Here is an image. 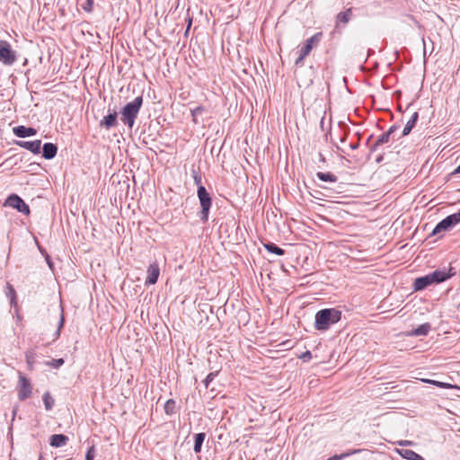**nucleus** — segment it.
<instances>
[{
	"mask_svg": "<svg viewBox=\"0 0 460 460\" xmlns=\"http://www.w3.org/2000/svg\"><path fill=\"white\" fill-rule=\"evenodd\" d=\"M39 460H42V456H40Z\"/></svg>",
	"mask_w": 460,
	"mask_h": 460,
	"instance_id": "obj_45",
	"label": "nucleus"
},
{
	"mask_svg": "<svg viewBox=\"0 0 460 460\" xmlns=\"http://www.w3.org/2000/svg\"><path fill=\"white\" fill-rule=\"evenodd\" d=\"M217 375V372H211V373H209V374L206 376V378H205V380H204L203 382H204V385H205V386H206L207 388L208 387L209 383L214 379V377H215Z\"/></svg>",
	"mask_w": 460,
	"mask_h": 460,
	"instance_id": "obj_33",
	"label": "nucleus"
},
{
	"mask_svg": "<svg viewBox=\"0 0 460 460\" xmlns=\"http://www.w3.org/2000/svg\"><path fill=\"white\" fill-rule=\"evenodd\" d=\"M312 49L309 44H305L299 50V57L296 60V65H300L303 63L304 59L310 54Z\"/></svg>",
	"mask_w": 460,
	"mask_h": 460,
	"instance_id": "obj_20",
	"label": "nucleus"
},
{
	"mask_svg": "<svg viewBox=\"0 0 460 460\" xmlns=\"http://www.w3.org/2000/svg\"><path fill=\"white\" fill-rule=\"evenodd\" d=\"M399 128L398 126H392L386 132L383 133L376 141V143L370 147L371 152L377 150L378 146L386 144L393 137L394 133Z\"/></svg>",
	"mask_w": 460,
	"mask_h": 460,
	"instance_id": "obj_9",
	"label": "nucleus"
},
{
	"mask_svg": "<svg viewBox=\"0 0 460 460\" xmlns=\"http://www.w3.org/2000/svg\"><path fill=\"white\" fill-rule=\"evenodd\" d=\"M20 389L18 392V397L21 401H24L29 398L32 393V387L30 380L25 376H20Z\"/></svg>",
	"mask_w": 460,
	"mask_h": 460,
	"instance_id": "obj_8",
	"label": "nucleus"
},
{
	"mask_svg": "<svg viewBox=\"0 0 460 460\" xmlns=\"http://www.w3.org/2000/svg\"><path fill=\"white\" fill-rule=\"evenodd\" d=\"M27 362H28L29 365H31V358L28 357V356H27Z\"/></svg>",
	"mask_w": 460,
	"mask_h": 460,
	"instance_id": "obj_44",
	"label": "nucleus"
},
{
	"mask_svg": "<svg viewBox=\"0 0 460 460\" xmlns=\"http://www.w3.org/2000/svg\"><path fill=\"white\" fill-rule=\"evenodd\" d=\"M400 456L407 460H425L421 456L411 449H401Z\"/></svg>",
	"mask_w": 460,
	"mask_h": 460,
	"instance_id": "obj_18",
	"label": "nucleus"
},
{
	"mask_svg": "<svg viewBox=\"0 0 460 460\" xmlns=\"http://www.w3.org/2000/svg\"><path fill=\"white\" fill-rule=\"evenodd\" d=\"M319 159L321 162L324 163L325 162V158L324 156L323 155V154L319 153Z\"/></svg>",
	"mask_w": 460,
	"mask_h": 460,
	"instance_id": "obj_42",
	"label": "nucleus"
},
{
	"mask_svg": "<svg viewBox=\"0 0 460 460\" xmlns=\"http://www.w3.org/2000/svg\"><path fill=\"white\" fill-rule=\"evenodd\" d=\"M60 310H61V313H60V317H59V322H58V330L56 331L54 336H55V339H58L60 335V332H61V329L63 328L64 326V323H65V317H64V312H63V307L60 305Z\"/></svg>",
	"mask_w": 460,
	"mask_h": 460,
	"instance_id": "obj_29",
	"label": "nucleus"
},
{
	"mask_svg": "<svg viewBox=\"0 0 460 460\" xmlns=\"http://www.w3.org/2000/svg\"><path fill=\"white\" fill-rule=\"evenodd\" d=\"M359 452H361V449L349 450V451H348L346 453H343V454H341V455H334L333 456L329 457L328 460H341V459H343V458H345L347 456L358 454Z\"/></svg>",
	"mask_w": 460,
	"mask_h": 460,
	"instance_id": "obj_27",
	"label": "nucleus"
},
{
	"mask_svg": "<svg viewBox=\"0 0 460 460\" xmlns=\"http://www.w3.org/2000/svg\"><path fill=\"white\" fill-rule=\"evenodd\" d=\"M63 358H58V359H52L51 361L47 362V365L53 367V368H58L64 364Z\"/></svg>",
	"mask_w": 460,
	"mask_h": 460,
	"instance_id": "obj_31",
	"label": "nucleus"
},
{
	"mask_svg": "<svg viewBox=\"0 0 460 460\" xmlns=\"http://www.w3.org/2000/svg\"><path fill=\"white\" fill-rule=\"evenodd\" d=\"M0 61L7 66H11L16 61L15 51L13 50L11 45L4 40L0 41Z\"/></svg>",
	"mask_w": 460,
	"mask_h": 460,
	"instance_id": "obj_6",
	"label": "nucleus"
},
{
	"mask_svg": "<svg viewBox=\"0 0 460 460\" xmlns=\"http://www.w3.org/2000/svg\"><path fill=\"white\" fill-rule=\"evenodd\" d=\"M4 206H8L17 209L19 212L29 215L30 208L29 206L22 200L21 197L16 194H11L5 200Z\"/></svg>",
	"mask_w": 460,
	"mask_h": 460,
	"instance_id": "obj_7",
	"label": "nucleus"
},
{
	"mask_svg": "<svg viewBox=\"0 0 460 460\" xmlns=\"http://www.w3.org/2000/svg\"><path fill=\"white\" fill-rule=\"evenodd\" d=\"M11 306L14 308V312H17L19 310L18 303H17V296H13L10 298Z\"/></svg>",
	"mask_w": 460,
	"mask_h": 460,
	"instance_id": "obj_36",
	"label": "nucleus"
},
{
	"mask_svg": "<svg viewBox=\"0 0 460 460\" xmlns=\"http://www.w3.org/2000/svg\"><path fill=\"white\" fill-rule=\"evenodd\" d=\"M58 152V147L56 145L52 143H45L42 146V156L45 159H52L56 156Z\"/></svg>",
	"mask_w": 460,
	"mask_h": 460,
	"instance_id": "obj_14",
	"label": "nucleus"
},
{
	"mask_svg": "<svg viewBox=\"0 0 460 460\" xmlns=\"http://www.w3.org/2000/svg\"><path fill=\"white\" fill-rule=\"evenodd\" d=\"M96 450L94 446L90 447L85 454V460H94Z\"/></svg>",
	"mask_w": 460,
	"mask_h": 460,
	"instance_id": "obj_32",
	"label": "nucleus"
},
{
	"mask_svg": "<svg viewBox=\"0 0 460 460\" xmlns=\"http://www.w3.org/2000/svg\"><path fill=\"white\" fill-rule=\"evenodd\" d=\"M117 116V111L113 110L112 112H110L107 116L103 117L100 121V126L104 127L107 129L115 127L118 124Z\"/></svg>",
	"mask_w": 460,
	"mask_h": 460,
	"instance_id": "obj_12",
	"label": "nucleus"
},
{
	"mask_svg": "<svg viewBox=\"0 0 460 460\" xmlns=\"http://www.w3.org/2000/svg\"><path fill=\"white\" fill-rule=\"evenodd\" d=\"M265 249L269 252H271V253H274V254H277V255H283L285 253V251L279 247L278 245H276L275 243H268L264 245Z\"/></svg>",
	"mask_w": 460,
	"mask_h": 460,
	"instance_id": "obj_23",
	"label": "nucleus"
},
{
	"mask_svg": "<svg viewBox=\"0 0 460 460\" xmlns=\"http://www.w3.org/2000/svg\"><path fill=\"white\" fill-rule=\"evenodd\" d=\"M328 460V459H327Z\"/></svg>",
	"mask_w": 460,
	"mask_h": 460,
	"instance_id": "obj_46",
	"label": "nucleus"
},
{
	"mask_svg": "<svg viewBox=\"0 0 460 460\" xmlns=\"http://www.w3.org/2000/svg\"><path fill=\"white\" fill-rule=\"evenodd\" d=\"M15 314H16L17 321H18V322H21V321H22V315L19 314V310H18L17 312H15Z\"/></svg>",
	"mask_w": 460,
	"mask_h": 460,
	"instance_id": "obj_41",
	"label": "nucleus"
},
{
	"mask_svg": "<svg viewBox=\"0 0 460 460\" xmlns=\"http://www.w3.org/2000/svg\"><path fill=\"white\" fill-rule=\"evenodd\" d=\"M142 104L143 96L139 95L123 107L120 120L129 128H133Z\"/></svg>",
	"mask_w": 460,
	"mask_h": 460,
	"instance_id": "obj_3",
	"label": "nucleus"
},
{
	"mask_svg": "<svg viewBox=\"0 0 460 460\" xmlns=\"http://www.w3.org/2000/svg\"><path fill=\"white\" fill-rule=\"evenodd\" d=\"M197 195L200 203V219L206 223L208 219L209 209L212 205V199L204 186H199L197 190Z\"/></svg>",
	"mask_w": 460,
	"mask_h": 460,
	"instance_id": "obj_4",
	"label": "nucleus"
},
{
	"mask_svg": "<svg viewBox=\"0 0 460 460\" xmlns=\"http://www.w3.org/2000/svg\"><path fill=\"white\" fill-rule=\"evenodd\" d=\"M16 145L25 148L31 151L33 154H39L41 148V141L40 140H33V141H17Z\"/></svg>",
	"mask_w": 460,
	"mask_h": 460,
	"instance_id": "obj_11",
	"label": "nucleus"
},
{
	"mask_svg": "<svg viewBox=\"0 0 460 460\" xmlns=\"http://www.w3.org/2000/svg\"><path fill=\"white\" fill-rule=\"evenodd\" d=\"M411 442L408 441V440L399 442V445H401V446L411 445Z\"/></svg>",
	"mask_w": 460,
	"mask_h": 460,
	"instance_id": "obj_40",
	"label": "nucleus"
},
{
	"mask_svg": "<svg viewBox=\"0 0 460 460\" xmlns=\"http://www.w3.org/2000/svg\"><path fill=\"white\" fill-rule=\"evenodd\" d=\"M6 296L9 298L13 297V296H16V291H15V289L13 288V287L11 284H7Z\"/></svg>",
	"mask_w": 460,
	"mask_h": 460,
	"instance_id": "obj_34",
	"label": "nucleus"
},
{
	"mask_svg": "<svg viewBox=\"0 0 460 460\" xmlns=\"http://www.w3.org/2000/svg\"><path fill=\"white\" fill-rule=\"evenodd\" d=\"M43 402H44L45 409L47 411H50L52 409V407L54 406L55 401L51 397V395L49 392H46L43 394Z\"/></svg>",
	"mask_w": 460,
	"mask_h": 460,
	"instance_id": "obj_25",
	"label": "nucleus"
},
{
	"mask_svg": "<svg viewBox=\"0 0 460 460\" xmlns=\"http://www.w3.org/2000/svg\"><path fill=\"white\" fill-rule=\"evenodd\" d=\"M206 434L201 432L195 435L194 439V447L193 450L195 453H199L201 451L202 444L205 440Z\"/></svg>",
	"mask_w": 460,
	"mask_h": 460,
	"instance_id": "obj_21",
	"label": "nucleus"
},
{
	"mask_svg": "<svg viewBox=\"0 0 460 460\" xmlns=\"http://www.w3.org/2000/svg\"><path fill=\"white\" fill-rule=\"evenodd\" d=\"M341 313L335 308H326L320 310L315 314V329L325 331L331 324L336 323L341 320Z\"/></svg>",
	"mask_w": 460,
	"mask_h": 460,
	"instance_id": "obj_2",
	"label": "nucleus"
},
{
	"mask_svg": "<svg viewBox=\"0 0 460 460\" xmlns=\"http://www.w3.org/2000/svg\"><path fill=\"white\" fill-rule=\"evenodd\" d=\"M418 119H419V113L417 111L413 112L412 115L411 116L410 119L407 121L403 130H402V136L404 137V136H407L408 134H410V132L411 131V129L415 127L417 121H418Z\"/></svg>",
	"mask_w": 460,
	"mask_h": 460,
	"instance_id": "obj_17",
	"label": "nucleus"
},
{
	"mask_svg": "<svg viewBox=\"0 0 460 460\" xmlns=\"http://www.w3.org/2000/svg\"><path fill=\"white\" fill-rule=\"evenodd\" d=\"M304 361H307L309 360L311 358H312V354L309 350H306L305 352H304L302 354V356L300 357Z\"/></svg>",
	"mask_w": 460,
	"mask_h": 460,
	"instance_id": "obj_38",
	"label": "nucleus"
},
{
	"mask_svg": "<svg viewBox=\"0 0 460 460\" xmlns=\"http://www.w3.org/2000/svg\"><path fill=\"white\" fill-rule=\"evenodd\" d=\"M431 326L429 323L420 324L416 329L412 330L411 335L412 336H425L430 331Z\"/></svg>",
	"mask_w": 460,
	"mask_h": 460,
	"instance_id": "obj_19",
	"label": "nucleus"
},
{
	"mask_svg": "<svg viewBox=\"0 0 460 460\" xmlns=\"http://www.w3.org/2000/svg\"><path fill=\"white\" fill-rule=\"evenodd\" d=\"M452 270V268H450L448 271L438 270L425 276L417 278L413 284L414 290H423L432 284H438L446 281L455 275V272Z\"/></svg>",
	"mask_w": 460,
	"mask_h": 460,
	"instance_id": "obj_1",
	"label": "nucleus"
},
{
	"mask_svg": "<svg viewBox=\"0 0 460 460\" xmlns=\"http://www.w3.org/2000/svg\"><path fill=\"white\" fill-rule=\"evenodd\" d=\"M204 111H205V108L203 106H198V107L194 108L193 110H191L192 120L195 124L198 123L197 116L200 115Z\"/></svg>",
	"mask_w": 460,
	"mask_h": 460,
	"instance_id": "obj_30",
	"label": "nucleus"
},
{
	"mask_svg": "<svg viewBox=\"0 0 460 460\" xmlns=\"http://www.w3.org/2000/svg\"><path fill=\"white\" fill-rule=\"evenodd\" d=\"M358 146H359L358 141V142H356V143H351V144H349V147H350V149H352V150H356V149L358 147Z\"/></svg>",
	"mask_w": 460,
	"mask_h": 460,
	"instance_id": "obj_39",
	"label": "nucleus"
},
{
	"mask_svg": "<svg viewBox=\"0 0 460 460\" xmlns=\"http://www.w3.org/2000/svg\"><path fill=\"white\" fill-rule=\"evenodd\" d=\"M160 275L159 265L156 261L151 263L147 269V278L146 279L145 285H154L157 282Z\"/></svg>",
	"mask_w": 460,
	"mask_h": 460,
	"instance_id": "obj_10",
	"label": "nucleus"
},
{
	"mask_svg": "<svg viewBox=\"0 0 460 460\" xmlns=\"http://www.w3.org/2000/svg\"><path fill=\"white\" fill-rule=\"evenodd\" d=\"M93 0H86V3L83 5V9L85 11V12H91L93 10Z\"/></svg>",
	"mask_w": 460,
	"mask_h": 460,
	"instance_id": "obj_35",
	"label": "nucleus"
},
{
	"mask_svg": "<svg viewBox=\"0 0 460 460\" xmlns=\"http://www.w3.org/2000/svg\"><path fill=\"white\" fill-rule=\"evenodd\" d=\"M453 173H454V174H456V173H460V164H459V165L455 169V171H454V172H453Z\"/></svg>",
	"mask_w": 460,
	"mask_h": 460,
	"instance_id": "obj_43",
	"label": "nucleus"
},
{
	"mask_svg": "<svg viewBox=\"0 0 460 460\" xmlns=\"http://www.w3.org/2000/svg\"><path fill=\"white\" fill-rule=\"evenodd\" d=\"M460 222V210L457 213L451 214L442 219L433 229L431 235H436L442 232H447L452 229Z\"/></svg>",
	"mask_w": 460,
	"mask_h": 460,
	"instance_id": "obj_5",
	"label": "nucleus"
},
{
	"mask_svg": "<svg viewBox=\"0 0 460 460\" xmlns=\"http://www.w3.org/2000/svg\"><path fill=\"white\" fill-rule=\"evenodd\" d=\"M68 438L64 434H54L49 438V444L54 447H60L66 444Z\"/></svg>",
	"mask_w": 460,
	"mask_h": 460,
	"instance_id": "obj_15",
	"label": "nucleus"
},
{
	"mask_svg": "<svg viewBox=\"0 0 460 460\" xmlns=\"http://www.w3.org/2000/svg\"><path fill=\"white\" fill-rule=\"evenodd\" d=\"M323 33L317 32L309 39L306 40L305 44H309L313 49L314 46H316L322 40Z\"/></svg>",
	"mask_w": 460,
	"mask_h": 460,
	"instance_id": "obj_26",
	"label": "nucleus"
},
{
	"mask_svg": "<svg viewBox=\"0 0 460 460\" xmlns=\"http://www.w3.org/2000/svg\"><path fill=\"white\" fill-rule=\"evenodd\" d=\"M13 134L18 137H27L36 135L37 130L33 128H28L25 126H17L13 128Z\"/></svg>",
	"mask_w": 460,
	"mask_h": 460,
	"instance_id": "obj_13",
	"label": "nucleus"
},
{
	"mask_svg": "<svg viewBox=\"0 0 460 460\" xmlns=\"http://www.w3.org/2000/svg\"><path fill=\"white\" fill-rule=\"evenodd\" d=\"M423 382L425 383H428V384H431L433 385H436L439 388H456V389H458L459 387L457 385H450L448 383H444V382H439V381H436V380H431V379H424Z\"/></svg>",
	"mask_w": 460,
	"mask_h": 460,
	"instance_id": "obj_24",
	"label": "nucleus"
},
{
	"mask_svg": "<svg viewBox=\"0 0 460 460\" xmlns=\"http://www.w3.org/2000/svg\"><path fill=\"white\" fill-rule=\"evenodd\" d=\"M175 410V402L172 399H169L166 401L164 404V411L168 415H172L174 413Z\"/></svg>",
	"mask_w": 460,
	"mask_h": 460,
	"instance_id": "obj_28",
	"label": "nucleus"
},
{
	"mask_svg": "<svg viewBox=\"0 0 460 460\" xmlns=\"http://www.w3.org/2000/svg\"><path fill=\"white\" fill-rule=\"evenodd\" d=\"M316 177L323 181L336 182L338 178L332 172H318Z\"/></svg>",
	"mask_w": 460,
	"mask_h": 460,
	"instance_id": "obj_22",
	"label": "nucleus"
},
{
	"mask_svg": "<svg viewBox=\"0 0 460 460\" xmlns=\"http://www.w3.org/2000/svg\"><path fill=\"white\" fill-rule=\"evenodd\" d=\"M193 180H194L195 184L198 186V188H199V186H203V185L201 184V176H200L199 174H198V173L194 172V173H193Z\"/></svg>",
	"mask_w": 460,
	"mask_h": 460,
	"instance_id": "obj_37",
	"label": "nucleus"
},
{
	"mask_svg": "<svg viewBox=\"0 0 460 460\" xmlns=\"http://www.w3.org/2000/svg\"><path fill=\"white\" fill-rule=\"evenodd\" d=\"M352 17V8H348L344 12H341L336 16V27L340 25V23L347 24Z\"/></svg>",
	"mask_w": 460,
	"mask_h": 460,
	"instance_id": "obj_16",
	"label": "nucleus"
}]
</instances>
